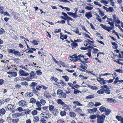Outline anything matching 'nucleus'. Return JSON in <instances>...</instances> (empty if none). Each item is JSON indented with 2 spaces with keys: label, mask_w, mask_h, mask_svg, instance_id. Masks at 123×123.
I'll return each mask as SVG.
<instances>
[{
  "label": "nucleus",
  "mask_w": 123,
  "mask_h": 123,
  "mask_svg": "<svg viewBox=\"0 0 123 123\" xmlns=\"http://www.w3.org/2000/svg\"><path fill=\"white\" fill-rule=\"evenodd\" d=\"M58 110L57 109L54 110L52 112L53 114L55 116H57V114L58 113Z\"/></svg>",
  "instance_id": "72a5a7b5"
},
{
  "label": "nucleus",
  "mask_w": 123,
  "mask_h": 123,
  "mask_svg": "<svg viewBox=\"0 0 123 123\" xmlns=\"http://www.w3.org/2000/svg\"><path fill=\"white\" fill-rule=\"evenodd\" d=\"M71 17H73L74 18H76L79 16L77 15V13H73Z\"/></svg>",
  "instance_id": "c9c22d12"
},
{
  "label": "nucleus",
  "mask_w": 123,
  "mask_h": 123,
  "mask_svg": "<svg viewBox=\"0 0 123 123\" xmlns=\"http://www.w3.org/2000/svg\"><path fill=\"white\" fill-rule=\"evenodd\" d=\"M64 123V120L62 119H60L57 120V123Z\"/></svg>",
  "instance_id": "37998d69"
},
{
  "label": "nucleus",
  "mask_w": 123,
  "mask_h": 123,
  "mask_svg": "<svg viewBox=\"0 0 123 123\" xmlns=\"http://www.w3.org/2000/svg\"><path fill=\"white\" fill-rule=\"evenodd\" d=\"M79 92L81 93V92L78 90L76 89L74 91V93L75 94H77V93H79Z\"/></svg>",
  "instance_id": "338daca9"
},
{
  "label": "nucleus",
  "mask_w": 123,
  "mask_h": 123,
  "mask_svg": "<svg viewBox=\"0 0 123 123\" xmlns=\"http://www.w3.org/2000/svg\"><path fill=\"white\" fill-rule=\"evenodd\" d=\"M65 21L63 20H62L61 21H58L55 23H60V24H64L65 23Z\"/></svg>",
  "instance_id": "052dcab7"
},
{
  "label": "nucleus",
  "mask_w": 123,
  "mask_h": 123,
  "mask_svg": "<svg viewBox=\"0 0 123 123\" xmlns=\"http://www.w3.org/2000/svg\"><path fill=\"white\" fill-rule=\"evenodd\" d=\"M85 16L87 19H89L90 18L92 17V15L91 12H86L85 13Z\"/></svg>",
  "instance_id": "0eeeda50"
},
{
  "label": "nucleus",
  "mask_w": 123,
  "mask_h": 123,
  "mask_svg": "<svg viewBox=\"0 0 123 123\" xmlns=\"http://www.w3.org/2000/svg\"><path fill=\"white\" fill-rule=\"evenodd\" d=\"M36 101V100L33 98H31L30 100V102L32 103H34Z\"/></svg>",
  "instance_id": "c03bdc74"
},
{
  "label": "nucleus",
  "mask_w": 123,
  "mask_h": 123,
  "mask_svg": "<svg viewBox=\"0 0 123 123\" xmlns=\"http://www.w3.org/2000/svg\"><path fill=\"white\" fill-rule=\"evenodd\" d=\"M80 57L83 58L85 61H86L88 59V58H87L86 59L84 57V56L83 55H81V54L79 55L77 57H76V58H77L79 60H80L81 62H84L81 60L80 59Z\"/></svg>",
  "instance_id": "39448f33"
},
{
  "label": "nucleus",
  "mask_w": 123,
  "mask_h": 123,
  "mask_svg": "<svg viewBox=\"0 0 123 123\" xmlns=\"http://www.w3.org/2000/svg\"><path fill=\"white\" fill-rule=\"evenodd\" d=\"M10 100V99L9 98H7L6 99H2V100H3L2 102L4 103H5V102H9Z\"/></svg>",
  "instance_id": "8fccbe9b"
},
{
  "label": "nucleus",
  "mask_w": 123,
  "mask_h": 123,
  "mask_svg": "<svg viewBox=\"0 0 123 123\" xmlns=\"http://www.w3.org/2000/svg\"><path fill=\"white\" fill-rule=\"evenodd\" d=\"M98 9L99 11L98 12H99V15L102 16H103L105 15L104 12L101 10L99 8Z\"/></svg>",
  "instance_id": "393cba45"
},
{
  "label": "nucleus",
  "mask_w": 123,
  "mask_h": 123,
  "mask_svg": "<svg viewBox=\"0 0 123 123\" xmlns=\"http://www.w3.org/2000/svg\"><path fill=\"white\" fill-rule=\"evenodd\" d=\"M104 92L108 94H109L111 93V90L109 89H104Z\"/></svg>",
  "instance_id": "c756f323"
},
{
  "label": "nucleus",
  "mask_w": 123,
  "mask_h": 123,
  "mask_svg": "<svg viewBox=\"0 0 123 123\" xmlns=\"http://www.w3.org/2000/svg\"><path fill=\"white\" fill-rule=\"evenodd\" d=\"M72 31L74 32L76 34H78L79 35H81V33H79V29L76 27H73V30Z\"/></svg>",
  "instance_id": "9b49d317"
},
{
  "label": "nucleus",
  "mask_w": 123,
  "mask_h": 123,
  "mask_svg": "<svg viewBox=\"0 0 123 123\" xmlns=\"http://www.w3.org/2000/svg\"><path fill=\"white\" fill-rule=\"evenodd\" d=\"M41 123H46V120L43 118H41L40 120Z\"/></svg>",
  "instance_id": "49530a36"
},
{
  "label": "nucleus",
  "mask_w": 123,
  "mask_h": 123,
  "mask_svg": "<svg viewBox=\"0 0 123 123\" xmlns=\"http://www.w3.org/2000/svg\"><path fill=\"white\" fill-rule=\"evenodd\" d=\"M40 102L43 105H44L46 103L45 100L43 99H41L40 101Z\"/></svg>",
  "instance_id": "0e129e2a"
},
{
  "label": "nucleus",
  "mask_w": 123,
  "mask_h": 123,
  "mask_svg": "<svg viewBox=\"0 0 123 123\" xmlns=\"http://www.w3.org/2000/svg\"><path fill=\"white\" fill-rule=\"evenodd\" d=\"M30 42L31 43L34 45H37L38 44V43L39 42V41L38 40H34L33 41H30Z\"/></svg>",
  "instance_id": "bb28decb"
},
{
  "label": "nucleus",
  "mask_w": 123,
  "mask_h": 123,
  "mask_svg": "<svg viewBox=\"0 0 123 123\" xmlns=\"http://www.w3.org/2000/svg\"><path fill=\"white\" fill-rule=\"evenodd\" d=\"M36 76V74L33 72H32L30 74V77L31 79H33Z\"/></svg>",
  "instance_id": "2eb2a0df"
},
{
  "label": "nucleus",
  "mask_w": 123,
  "mask_h": 123,
  "mask_svg": "<svg viewBox=\"0 0 123 123\" xmlns=\"http://www.w3.org/2000/svg\"><path fill=\"white\" fill-rule=\"evenodd\" d=\"M75 111L78 113L79 114L81 113L82 112V110L80 108H76L75 109Z\"/></svg>",
  "instance_id": "7c9ffc66"
},
{
  "label": "nucleus",
  "mask_w": 123,
  "mask_h": 123,
  "mask_svg": "<svg viewBox=\"0 0 123 123\" xmlns=\"http://www.w3.org/2000/svg\"><path fill=\"white\" fill-rule=\"evenodd\" d=\"M105 117L106 116L104 114H102L100 116L97 115V123H104Z\"/></svg>",
  "instance_id": "f257e3e1"
},
{
  "label": "nucleus",
  "mask_w": 123,
  "mask_h": 123,
  "mask_svg": "<svg viewBox=\"0 0 123 123\" xmlns=\"http://www.w3.org/2000/svg\"><path fill=\"white\" fill-rule=\"evenodd\" d=\"M31 113L33 115H35L37 114V112L36 110H34L31 111Z\"/></svg>",
  "instance_id": "4c0bfd02"
},
{
  "label": "nucleus",
  "mask_w": 123,
  "mask_h": 123,
  "mask_svg": "<svg viewBox=\"0 0 123 123\" xmlns=\"http://www.w3.org/2000/svg\"><path fill=\"white\" fill-rule=\"evenodd\" d=\"M73 103L74 104H75L77 106H82V105L81 104L79 103V102L78 101H74L73 102Z\"/></svg>",
  "instance_id": "5701e85b"
},
{
  "label": "nucleus",
  "mask_w": 123,
  "mask_h": 123,
  "mask_svg": "<svg viewBox=\"0 0 123 123\" xmlns=\"http://www.w3.org/2000/svg\"><path fill=\"white\" fill-rule=\"evenodd\" d=\"M3 7H0V13L3 14L4 12L3 11Z\"/></svg>",
  "instance_id": "e2e57ef3"
},
{
  "label": "nucleus",
  "mask_w": 123,
  "mask_h": 123,
  "mask_svg": "<svg viewBox=\"0 0 123 123\" xmlns=\"http://www.w3.org/2000/svg\"><path fill=\"white\" fill-rule=\"evenodd\" d=\"M13 54L15 56H20L21 54L20 52L18 51H15L13 53Z\"/></svg>",
  "instance_id": "cd10ccee"
},
{
  "label": "nucleus",
  "mask_w": 123,
  "mask_h": 123,
  "mask_svg": "<svg viewBox=\"0 0 123 123\" xmlns=\"http://www.w3.org/2000/svg\"><path fill=\"white\" fill-rule=\"evenodd\" d=\"M107 101L108 102L111 103L114 101V99L111 98H108L107 99Z\"/></svg>",
  "instance_id": "6e6d98bb"
},
{
  "label": "nucleus",
  "mask_w": 123,
  "mask_h": 123,
  "mask_svg": "<svg viewBox=\"0 0 123 123\" xmlns=\"http://www.w3.org/2000/svg\"><path fill=\"white\" fill-rule=\"evenodd\" d=\"M59 6L62 9H65L67 11H69L70 10V9L68 7H64L62 6L61 5H59Z\"/></svg>",
  "instance_id": "473e14b6"
},
{
  "label": "nucleus",
  "mask_w": 123,
  "mask_h": 123,
  "mask_svg": "<svg viewBox=\"0 0 123 123\" xmlns=\"http://www.w3.org/2000/svg\"><path fill=\"white\" fill-rule=\"evenodd\" d=\"M116 118L119 121H122V120H123V118L122 117L117 116L116 117Z\"/></svg>",
  "instance_id": "ea45409f"
},
{
  "label": "nucleus",
  "mask_w": 123,
  "mask_h": 123,
  "mask_svg": "<svg viewBox=\"0 0 123 123\" xmlns=\"http://www.w3.org/2000/svg\"><path fill=\"white\" fill-rule=\"evenodd\" d=\"M113 19L115 22L118 19V18L116 16V14H114L113 15Z\"/></svg>",
  "instance_id": "3c124183"
},
{
  "label": "nucleus",
  "mask_w": 123,
  "mask_h": 123,
  "mask_svg": "<svg viewBox=\"0 0 123 123\" xmlns=\"http://www.w3.org/2000/svg\"><path fill=\"white\" fill-rule=\"evenodd\" d=\"M6 112V109L4 108L1 109L0 110V114L2 115H4Z\"/></svg>",
  "instance_id": "6ab92c4d"
},
{
  "label": "nucleus",
  "mask_w": 123,
  "mask_h": 123,
  "mask_svg": "<svg viewBox=\"0 0 123 123\" xmlns=\"http://www.w3.org/2000/svg\"><path fill=\"white\" fill-rule=\"evenodd\" d=\"M115 71L120 73H123V70L120 69H116L115 70Z\"/></svg>",
  "instance_id": "5fc2aeb1"
},
{
  "label": "nucleus",
  "mask_w": 123,
  "mask_h": 123,
  "mask_svg": "<svg viewBox=\"0 0 123 123\" xmlns=\"http://www.w3.org/2000/svg\"><path fill=\"white\" fill-rule=\"evenodd\" d=\"M49 110L50 111H52L54 108V107L52 105H49Z\"/></svg>",
  "instance_id": "a18cd8bd"
},
{
  "label": "nucleus",
  "mask_w": 123,
  "mask_h": 123,
  "mask_svg": "<svg viewBox=\"0 0 123 123\" xmlns=\"http://www.w3.org/2000/svg\"><path fill=\"white\" fill-rule=\"evenodd\" d=\"M99 110L101 112H105L106 110V108L105 107L101 106Z\"/></svg>",
  "instance_id": "b1692460"
},
{
  "label": "nucleus",
  "mask_w": 123,
  "mask_h": 123,
  "mask_svg": "<svg viewBox=\"0 0 123 123\" xmlns=\"http://www.w3.org/2000/svg\"><path fill=\"white\" fill-rule=\"evenodd\" d=\"M40 115L43 117L47 118L50 117V114L49 113H46L45 112H43L41 113Z\"/></svg>",
  "instance_id": "f03ea898"
},
{
  "label": "nucleus",
  "mask_w": 123,
  "mask_h": 123,
  "mask_svg": "<svg viewBox=\"0 0 123 123\" xmlns=\"http://www.w3.org/2000/svg\"><path fill=\"white\" fill-rule=\"evenodd\" d=\"M13 123H17L19 121V119H13L12 120Z\"/></svg>",
  "instance_id": "13d9d810"
},
{
  "label": "nucleus",
  "mask_w": 123,
  "mask_h": 123,
  "mask_svg": "<svg viewBox=\"0 0 123 123\" xmlns=\"http://www.w3.org/2000/svg\"><path fill=\"white\" fill-rule=\"evenodd\" d=\"M60 97V98H66V95L64 92H63V93H62V95H61Z\"/></svg>",
  "instance_id": "603ef678"
},
{
  "label": "nucleus",
  "mask_w": 123,
  "mask_h": 123,
  "mask_svg": "<svg viewBox=\"0 0 123 123\" xmlns=\"http://www.w3.org/2000/svg\"><path fill=\"white\" fill-rule=\"evenodd\" d=\"M97 117V115H91L90 117V118L92 119H94Z\"/></svg>",
  "instance_id": "79ce46f5"
},
{
  "label": "nucleus",
  "mask_w": 123,
  "mask_h": 123,
  "mask_svg": "<svg viewBox=\"0 0 123 123\" xmlns=\"http://www.w3.org/2000/svg\"><path fill=\"white\" fill-rule=\"evenodd\" d=\"M39 120V118L37 116L35 117L33 119V121L35 122H37Z\"/></svg>",
  "instance_id": "f704fd0d"
},
{
  "label": "nucleus",
  "mask_w": 123,
  "mask_h": 123,
  "mask_svg": "<svg viewBox=\"0 0 123 123\" xmlns=\"http://www.w3.org/2000/svg\"><path fill=\"white\" fill-rule=\"evenodd\" d=\"M93 8V7L87 6L85 7V8L86 9L88 10H91Z\"/></svg>",
  "instance_id": "680f3d73"
},
{
  "label": "nucleus",
  "mask_w": 123,
  "mask_h": 123,
  "mask_svg": "<svg viewBox=\"0 0 123 123\" xmlns=\"http://www.w3.org/2000/svg\"><path fill=\"white\" fill-rule=\"evenodd\" d=\"M16 110L17 111L19 112L24 111L23 108L22 107H18Z\"/></svg>",
  "instance_id": "a19ab883"
},
{
  "label": "nucleus",
  "mask_w": 123,
  "mask_h": 123,
  "mask_svg": "<svg viewBox=\"0 0 123 123\" xmlns=\"http://www.w3.org/2000/svg\"><path fill=\"white\" fill-rule=\"evenodd\" d=\"M62 77L66 81H68L69 80V78L67 76H62Z\"/></svg>",
  "instance_id": "de8ad7c7"
},
{
  "label": "nucleus",
  "mask_w": 123,
  "mask_h": 123,
  "mask_svg": "<svg viewBox=\"0 0 123 123\" xmlns=\"http://www.w3.org/2000/svg\"><path fill=\"white\" fill-rule=\"evenodd\" d=\"M101 1H100L101 3H105L106 4H108L109 3V0H108L107 1H106L105 0H101Z\"/></svg>",
  "instance_id": "bf43d9fd"
},
{
  "label": "nucleus",
  "mask_w": 123,
  "mask_h": 123,
  "mask_svg": "<svg viewBox=\"0 0 123 123\" xmlns=\"http://www.w3.org/2000/svg\"><path fill=\"white\" fill-rule=\"evenodd\" d=\"M63 106V109L64 110H65V111H70L71 108L69 105H67L65 103Z\"/></svg>",
  "instance_id": "423d86ee"
},
{
  "label": "nucleus",
  "mask_w": 123,
  "mask_h": 123,
  "mask_svg": "<svg viewBox=\"0 0 123 123\" xmlns=\"http://www.w3.org/2000/svg\"><path fill=\"white\" fill-rule=\"evenodd\" d=\"M64 91L65 93L67 94L69 93H72L71 90L68 87L67 88V90H65Z\"/></svg>",
  "instance_id": "4be33fe9"
},
{
  "label": "nucleus",
  "mask_w": 123,
  "mask_h": 123,
  "mask_svg": "<svg viewBox=\"0 0 123 123\" xmlns=\"http://www.w3.org/2000/svg\"><path fill=\"white\" fill-rule=\"evenodd\" d=\"M24 111L25 112V113L26 115L30 114L31 112V111L28 109H24Z\"/></svg>",
  "instance_id": "a211bd4d"
},
{
  "label": "nucleus",
  "mask_w": 123,
  "mask_h": 123,
  "mask_svg": "<svg viewBox=\"0 0 123 123\" xmlns=\"http://www.w3.org/2000/svg\"><path fill=\"white\" fill-rule=\"evenodd\" d=\"M56 102L58 104L61 105L62 106L65 104V103L60 99H57L56 100Z\"/></svg>",
  "instance_id": "4468645a"
},
{
  "label": "nucleus",
  "mask_w": 123,
  "mask_h": 123,
  "mask_svg": "<svg viewBox=\"0 0 123 123\" xmlns=\"http://www.w3.org/2000/svg\"><path fill=\"white\" fill-rule=\"evenodd\" d=\"M87 85L89 87L93 90H96L98 89L97 87L95 86H93L89 84H87Z\"/></svg>",
  "instance_id": "f3484780"
},
{
  "label": "nucleus",
  "mask_w": 123,
  "mask_h": 123,
  "mask_svg": "<svg viewBox=\"0 0 123 123\" xmlns=\"http://www.w3.org/2000/svg\"><path fill=\"white\" fill-rule=\"evenodd\" d=\"M86 111L89 114H92L93 113L92 109H87Z\"/></svg>",
  "instance_id": "4d7b16f0"
},
{
  "label": "nucleus",
  "mask_w": 123,
  "mask_h": 123,
  "mask_svg": "<svg viewBox=\"0 0 123 123\" xmlns=\"http://www.w3.org/2000/svg\"><path fill=\"white\" fill-rule=\"evenodd\" d=\"M93 53L95 54L98 51V49H97L94 48H93Z\"/></svg>",
  "instance_id": "774afa93"
},
{
  "label": "nucleus",
  "mask_w": 123,
  "mask_h": 123,
  "mask_svg": "<svg viewBox=\"0 0 123 123\" xmlns=\"http://www.w3.org/2000/svg\"><path fill=\"white\" fill-rule=\"evenodd\" d=\"M36 73L38 75H40L42 74V73L41 72V70H38L36 72Z\"/></svg>",
  "instance_id": "864d4df0"
},
{
  "label": "nucleus",
  "mask_w": 123,
  "mask_h": 123,
  "mask_svg": "<svg viewBox=\"0 0 123 123\" xmlns=\"http://www.w3.org/2000/svg\"><path fill=\"white\" fill-rule=\"evenodd\" d=\"M18 103L20 106L22 107L26 106L27 105V103L24 100H21L19 101Z\"/></svg>",
  "instance_id": "7ed1b4c3"
},
{
  "label": "nucleus",
  "mask_w": 123,
  "mask_h": 123,
  "mask_svg": "<svg viewBox=\"0 0 123 123\" xmlns=\"http://www.w3.org/2000/svg\"><path fill=\"white\" fill-rule=\"evenodd\" d=\"M97 93L99 94H103L104 93V89H101L98 90L97 92Z\"/></svg>",
  "instance_id": "412c9836"
},
{
  "label": "nucleus",
  "mask_w": 123,
  "mask_h": 123,
  "mask_svg": "<svg viewBox=\"0 0 123 123\" xmlns=\"http://www.w3.org/2000/svg\"><path fill=\"white\" fill-rule=\"evenodd\" d=\"M105 111L106 112H105V114L107 116L109 115L111 112V110L109 109H106Z\"/></svg>",
  "instance_id": "2f4dec72"
},
{
  "label": "nucleus",
  "mask_w": 123,
  "mask_h": 123,
  "mask_svg": "<svg viewBox=\"0 0 123 123\" xmlns=\"http://www.w3.org/2000/svg\"><path fill=\"white\" fill-rule=\"evenodd\" d=\"M69 115L71 117H74L76 116L75 113L73 111L70 112L69 113Z\"/></svg>",
  "instance_id": "dca6fc26"
},
{
  "label": "nucleus",
  "mask_w": 123,
  "mask_h": 123,
  "mask_svg": "<svg viewBox=\"0 0 123 123\" xmlns=\"http://www.w3.org/2000/svg\"><path fill=\"white\" fill-rule=\"evenodd\" d=\"M17 117H18L20 116H22L23 115L22 113H16Z\"/></svg>",
  "instance_id": "69168bd1"
},
{
  "label": "nucleus",
  "mask_w": 123,
  "mask_h": 123,
  "mask_svg": "<svg viewBox=\"0 0 123 123\" xmlns=\"http://www.w3.org/2000/svg\"><path fill=\"white\" fill-rule=\"evenodd\" d=\"M108 24L110 25L111 26L109 27L110 30H113L114 28V21H112L111 22H109Z\"/></svg>",
  "instance_id": "1a4fd4ad"
},
{
  "label": "nucleus",
  "mask_w": 123,
  "mask_h": 123,
  "mask_svg": "<svg viewBox=\"0 0 123 123\" xmlns=\"http://www.w3.org/2000/svg\"><path fill=\"white\" fill-rule=\"evenodd\" d=\"M70 18H68V20H67V24L71 26L72 25V23L71 22L70 23L69 21L70 20L71 21L73 22H74V21L70 17Z\"/></svg>",
  "instance_id": "aec40b11"
},
{
  "label": "nucleus",
  "mask_w": 123,
  "mask_h": 123,
  "mask_svg": "<svg viewBox=\"0 0 123 123\" xmlns=\"http://www.w3.org/2000/svg\"><path fill=\"white\" fill-rule=\"evenodd\" d=\"M94 97L95 96L94 95H91L86 96V98L87 99H91L92 98H94Z\"/></svg>",
  "instance_id": "c85d7f7f"
},
{
  "label": "nucleus",
  "mask_w": 123,
  "mask_h": 123,
  "mask_svg": "<svg viewBox=\"0 0 123 123\" xmlns=\"http://www.w3.org/2000/svg\"><path fill=\"white\" fill-rule=\"evenodd\" d=\"M15 50V49H7L8 53H13Z\"/></svg>",
  "instance_id": "58836bf2"
},
{
  "label": "nucleus",
  "mask_w": 123,
  "mask_h": 123,
  "mask_svg": "<svg viewBox=\"0 0 123 123\" xmlns=\"http://www.w3.org/2000/svg\"><path fill=\"white\" fill-rule=\"evenodd\" d=\"M67 112L65 110L61 111L60 114L62 117H65L66 116Z\"/></svg>",
  "instance_id": "ddd939ff"
},
{
  "label": "nucleus",
  "mask_w": 123,
  "mask_h": 123,
  "mask_svg": "<svg viewBox=\"0 0 123 123\" xmlns=\"http://www.w3.org/2000/svg\"><path fill=\"white\" fill-rule=\"evenodd\" d=\"M44 96L48 98H51V96L49 93L46 91H45L44 93Z\"/></svg>",
  "instance_id": "f8f14e48"
},
{
  "label": "nucleus",
  "mask_w": 123,
  "mask_h": 123,
  "mask_svg": "<svg viewBox=\"0 0 123 123\" xmlns=\"http://www.w3.org/2000/svg\"><path fill=\"white\" fill-rule=\"evenodd\" d=\"M51 79L52 80V81H54L55 82H57L58 79L57 78H56L54 77H52L51 78Z\"/></svg>",
  "instance_id": "09e8293b"
},
{
  "label": "nucleus",
  "mask_w": 123,
  "mask_h": 123,
  "mask_svg": "<svg viewBox=\"0 0 123 123\" xmlns=\"http://www.w3.org/2000/svg\"><path fill=\"white\" fill-rule=\"evenodd\" d=\"M19 73L20 75L21 76H27L29 75V74L28 73H25L24 71L21 69L19 70Z\"/></svg>",
  "instance_id": "20e7f679"
},
{
  "label": "nucleus",
  "mask_w": 123,
  "mask_h": 123,
  "mask_svg": "<svg viewBox=\"0 0 123 123\" xmlns=\"http://www.w3.org/2000/svg\"><path fill=\"white\" fill-rule=\"evenodd\" d=\"M14 106V105L11 104H9L8 105H6V106L5 108L6 110H10L11 109H12Z\"/></svg>",
  "instance_id": "6e6552de"
},
{
  "label": "nucleus",
  "mask_w": 123,
  "mask_h": 123,
  "mask_svg": "<svg viewBox=\"0 0 123 123\" xmlns=\"http://www.w3.org/2000/svg\"><path fill=\"white\" fill-rule=\"evenodd\" d=\"M88 105L89 107H91L94 105V104L92 102H90L88 103Z\"/></svg>",
  "instance_id": "e433bc0d"
},
{
  "label": "nucleus",
  "mask_w": 123,
  "mask_h": 123,
  "mask_svg": "<svg viewBox=\"0 0 123 123\" xmlns=\"http://www.w3.org/2000/svg\"><path fill=\"white\" fill-rule=\"evenodd\" d=\"M100 26L104 29L107 31L108 32H110V30L109 28V27H108L105 25H103V24H101Z\"/></svg>",
  "instance_id": "9d476101"
},
{
  "label": "nucleus",
  "mask_w": 123,
  "mask_h": 123,
  "mask_svg": "<svg viewBox=\"0 0 123 123\" xmlns=\"http://www.w3.org/2000/svg\"><path fill=\"white\" fill-rule=\"evenodd\" d=\"M37 85V84L35 82H32L30 86L31 87L33 88L36 86Z\"/></svg>",
  "instance_id": "a878e982"
}]
</instances>
